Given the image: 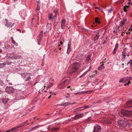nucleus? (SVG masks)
Returning <instances> with one entry per match:
<instances>
[{
	"instance_id": "20e7f679",
	"label": "nucleus",
	"mask_w": 132,
	"mask_h": 132,
	"mask_svg": "<svg viewBox=\"0 0 132 132\" xmlns=\"http://www.w3.org/2000/svg\"><path fill=\"white\" fill-rule=\"evenodd\" d=\"M121 113L123 115L127 117L132 116V111H129L124 110H121Z\"/></svg>"
},
{
	"instance_id": "c85d7f7f",
	"label": "nucleus",
	"mask_w": 132,
	"mask_h": 132,
	"mask_svg": "<svg viewBox=\"0 0 132 132\" xmlns=\"http://www.w3.org/2000/svg\"><path fill=\"white\" fill-rule=\"evenodd\" d=\"M51 25H52V24L51 23H50V24L47 23V27L48 26H50V28H49V29H50V30H51V29H52V27H51Z\"/></svg>"
},
{
	"instance_id": "412c9836",
	"label": "nucleus",
	"mask_w": 132,
	"mask_h": 132,
	"mask_svg": "<svg viewBox=\"0 0 132 132\" xmlns=\"http://www.w3.org/2000/svg\"><path fill=\"white\" fill-rule=\"evenodd\" d=\"M41 126V125H37L34 127L30 129V131H32L38 128L39 127Z\"/></svg>"
},
{
	"instance_id": "4d7b16f0",
	"label": "nucleus",
	"mask_w": 132,
	"mask_h": 132,
	"mask_svg": "<svg viewBox=\"0 0 132 132\" xmlns=\"http://www.w3.org/2000/svg\"><path fill=\"white\" fill-rule=\"evenodd\" d=\"M95 74H97V71L96 70L94 72Z\"/></svg>"
},
{
	"instance_id": "49530a36",
	"label": "nucleus",
	"mask_w": 132,
	"mask_h": 132,
	"mask_svg": "<svg viewBox=\"0 0 132 132\" xmlns=\"http://www.w3.org/2000/svg\"><path fill=\"white\" fill-rule=\"evenodd\" d=\"M42 38V37H39L38 38V40H39V41L41 40Z\"/></svg>"
},
{
	"instance_id": "052dcab7",
	"label": "nucleus",
	"mask_w": 132,
	"mask_h": 132,
	"mask_svg": "<svg viewBox=\"0 0 132 132\" xmlns=\"http://www.w3.org/2000/svg\"><path fill=\"white\" fill-rule=\"evenodd\" d=\"M67 81V80H65L63 81V83H64L65 82H66V81Z\"/></svg>"
},
{
	"instance_id": "a878e982",
	"label": "nucleus",
	"mask_w": 132,
	"mask_h": 132,
	"mask_svg": "<svg viewBox=\"0 0 132 132\" xmlns=\"http://www.w3.org/2000/svg\"><path fill=\"white\" fill-rule=\"evenodd\" d=\"M79 118L82 117L84 116V114L83 113H81L79 114H77Z\"/></svg>"
},
{
	"instance_id": "6e6552de",
	"label": "nucleus",
	"mask_w": 132,
	"mask_h": 132,
	"mask_svg": "<svg viewBox=\"0 0 132 132\" xmlns=\"http://www.w3.org/2000/svg\"><path fill=\"white\" fill-rule=\"evenodd\" d=\"M5 90L9 93H13L14 91V88L11 87H7L6 88Z\"/></svg>"
},
{
	"instance_id": "5701e85b",
	"label": "nucleus",
	"mask_w": 132,
	"mask_h": 132,
	"mask_svg": "<svg viewBox=\"0 0 132 132\" xmlns=\"http://www.w3.org/2000/svg\"><path fill=\"white\" fill-rule=\"evenodd\" d=\"M129 5H126L124 6L123 7V10L125 12H126L127 11V9L129 7Z\"/></svg>"
},
{
	"instance_id": "c756f323",
	"label": "nucleus",
	"mask_w": 132,
	"mask_h": 132,
	"mask_svg": "<svg viewBox=\"0 0 132 132\" xmlns=\"http://www.w3.org/2000/svg\"><path fill=\"white\" fill-rule=\"evenodd\" d=\"M53 85V84H52V83H51L50 84V85H48V86H47H47L46 87V89H48L49 88H50V87H51Z\"/></svg>"
},
{
	"instance_id": "f3484780",
	"label": "nucleus",
	"mask_w": 132,
	"mask_h": 132,
	"mask_svg": "<svg viewBox=\"0 0 132 132\" xmlns=\"http://www.w3.org/2000/svg\"><path fill=\"white\" fill-rule=\"evenodd\" d=\"M124 78L125 79H126V80H125V82H128V81H130L131 79V77H127L126 78Z\"/></svg>"
},
{
	"instance_id": "0eeeda50",
	"label": "nucleus",
	"mask_w": 132,
	"mask_h": 132,
	"mask_svg": "<svg viewBox=\"0 0 132 132\" xmlns=\"http://www.w3.org/2000/svg\"><path fill=\"white\" fill-rule=\"evenodd\" d=\"M93 90H89V91H83L82 92H80L75 93L74 94L75 95L77 94H85L87 93H90L92 92H93Z\"/></svg>"
},
{
	"instance_id": "473e14b6",
	"label": "nucleus",
	"mask_w": 132,
	"mask_h": 132,
	"mask_svg": "<svg viewBox=\"0 0 132 132\" xmlns=\"http://www.w3.org/2000/svg\"><path fill=\"white\" fill-rule=\"evenodd\" d=\"M84 107H81V108H78L77 109H76V111H79L83 109H82L83 108H84Z\"/></svg>"
},
{
	"instance_id": "393cba45",
	"label": "nucleus",
	"mask_w": 132,
	"mask_h": 132,
	"mask_svg": "<svg viewBox=\"0 0 132 132\" xmlns=\"http://www.w3.org/2000/svg\"><path fill=\"white\" fill-rule=\"evenodd\" d=\"M8 100V99L7 98H4L2 100V102L3 103H5Z\"/></svg>"
},
{
	"instance_id": "2eb2a0df",
	"label": "nucleus",
	"mask_w": 132,
	"mask_h": 132,
	"mask_svg": "<svg viewBox=\"0 0 132 132\" xmlns=\"http://www.w3.org/2000/svg\"><path fill=\"white\" fill-rule=\"evenodd\" d=\"M118 44H116L115 47V48L112 52V53L113 54H114L116 53V52L118 48Z\"/></svg>"
},
{
	"instance_id": "774afa93",
	"label": "nucleus",
	"mask_w": 132,
	"mask_h": 132,
	"mask_svg": "<svg viewBox=\"0 0 132 132\" xmlns=\"http://www.w3.org/2000/svg\"><path fill=\"white\" fill-rule=\"evenodd\" d=\"M94 76L93 75H92V76H90V78H92Z\"/></svg>"
},
{
	"instance_id": "8fccbe9b",
	"label": "nucleus",
	"mask_w": 132,
	"mask_h": 132,
	"mask_svg": "<svg viewBox=\"0 0 132 132\" xmlns=\"http://www.w3.org/2000/svg\"><path fill=\"white\" fill-rule=\"evenodd\" d=\"M50 93L52 95H53L54 94V93L52 92L51 91L50 92Z\"/></svg>"
},
{
	"instance_id": "dca6fc26",
	"label": "nucleus",
	"mask_w": 132,
	"mask_h": 132,
	"mask_svg": "<svg viewBox=\"0 0 132 132\" xmlns=\"http://www.w3.org/2000/svg\"><path fill=\"white\" fill-rule=\"evenodd\" d=\"M68 47L67 49V53L68 54H69L71 50V48L70 43V44H69V43L68 44Z\"/></svg>"
},
{
	"instance_id": "bb28decb",
	"label": "nucleus",
	"mask_w": 132,
	"mask_h": 132,
	"mask_svg": "<svg viewBox=\"0 0 132 132\" xmlns=\"http://www.w3.org/2000/svg\"><path fill=\"white\" fill-rule=\"evenodd\" d=\"M125 79L124 78H122L119 81V82H125V79Z\"/></svg>"
},
{
	"instance_id": "b1692460",
	"label": "nucleus",
	"mask_w": 132,
	"mask_h": 132,
	"mask_svg": "<svg viewBox=\"0 0 132 132\" xmlns=\"http://www.w3.org/2000/svg\"><path fill=\"white\" fill-rule=\"evenodd\" d=\"M53 14L51 13H49L48 14V18L49 19H53Z\"/></svg>"
},
{
	"instance_id": "f704fd0d",
	"label": "nucleus",
	"mask_w": 132,
	"mask_h": 132,
	"mask_svg": "<svg viewBox=\"0 0 132 132\" xmlns=\"http://www.w3.org/2000/svg\"><path fill=\"white\" fill-rule=\"evenodd\" d=\"M43 34V32L42 31H41L39 35V37H42V35Z\"/></svg>"
},
{
	"instance_id": "aec40b11",
	"label": "nucleus",
	"mask_w": 132,
	"mask_h": 132,
	"mask_svg": "<svg viewBox=\"0 0 132 132\" xmlns=\"http://www.w3.org/2000/svg\"><path fill=\"white\" fill-rule=\"evenodd\" d=\"M104 68V66L103 64H102L98 68V69L99 70H102Z\"/></svg>"
},
{
	"instance_id": "13d9d810",
	"label": "nucleus",
	"mask_w": 132,
	"mask_h": 132,
	"mask_svg": "<svg viewBox=\"0 0 132 132\" xmlns=\"http://www.w3.org/2000/svg\"><path fill=\"white\" fill-rule=\"evenodd\" d=\"M101 101H97L96 103H100L101 102Z\"/></svg>"
},
{
	"instance_id": "9b49d317",
	"label": "nucleus",
	"mask_w": 132,
	"mask_h": 132,
	"mask_svg": "<svg viewBox=\"0 0 132 132\" xmlns=\"http://www.w3.org/2000/svg\"><path fill=\"white\" fill-rule=\"evenodd\" d=\"M102 121L107 124H111V122L109 120L108 118H104L102 119Z\"/></svg>"
},
{
	"instance_id": "58836bf2",
	"label": "nucleus",
	"mask_w": 132,
	"mask_h": 132,
	"mask_svg": "<svg viewBox=\"0 0 132 132\" xmlns=\"http://www.w3.org/2000/svg\"><path fill=\"white\" fill-rule=\"evenodd\" d=\"M59 129V128H53L52 129L55 131H57Z\"/></svg>"
},
{
	"instance_id": "7ed1b4c3",
	"label": "nucleus",
	"mask_w": 132,
	"mask_h": 132,
	"mask_svg": "<svg viewBox=\"0 0 132 132\" xmlns=\"http://www.w3.org/2000/svg\"><path fill=\"white\" fill-rule=\"evenodd\" d=\"M126 119H125L124 120H120L118 121V124L121 127H125L126 126L127 124L129 122Z\"/></svg>"
},
{
	"instance_id": "4468645a",
	"label": "nucleus",
	"mask_w": 132,
	"mask_h": 132,
	"mask_svg": "<svg viewBox=\"0 0 132 132\" xmlns=\"http://www.w3.org/2000/svg\"><path fill=\"white\" fill-rule=\"evenodd\" d=\"M127 19H125L124 20L122 21L119 24V27H122L125 24L126 22H127Z\"/></svg>"
},
{
	"instance_id": "864d4df0",
	"label": "nucleus",
	"mask_w": 132,
	"mask_h": 132,
	"mask_svg": "<svg viewBox=\"0 0 132 132\" xmlns=\"http://www.w3.org/2000/svg\"><path fill=\"white\" fill-rule=\"evenodd\" d=\"M126 33L127 35H129L130 34V32H129V31H128L127 32H126Z\"/></svg>"
},
{
	"instance_id": "72a5a7b5",
	"label": "nucleus",
	"mask_w": 132,
	"mask_h": 132,
	"mask_svg": "<svg viewBox=\"0 0 132 132\" xmlns=\"http://www.w3.org/2000/svg\"><path fill=\"white\" fill-rule=\"evenodd\" d=\"M5 66V64H4V63L0 64V68L4 67Z\"/></svg>"
},
{
	"instance_id": "bf43d9fd",
	"label": "nucleus",
	"mask_w": 132,
	"mask_h": 132,
	"mask_svg": "<svg viewBox=\"0 0 132 132\" xmlns=\"http://www.w3.org/2000/svg\"><path fill=\"white\" fill-rule=\"evenodd\" d=\"M11 38L12 39V42L14 41V40H13V38L12 37H11Z\"/></svg>"
},
{
	"instance_id": "4c0bfd02",
	"label": "nucleus",
	"mask_w": 132,
	"mask_h": 132,
	"mask_svg": "<svg viewBox=\"0 0 132 132\" xmlns=\"http://www.w3.org/2000/svg\"><path fill=\"white\" fill-rule=\"evenodd\" d=\"M70 104V103H64L63 105H64V106H68L69 105V104Z\"/></svg>"
},
{
	"instance_id": "603ef678",
	"label": "nucleus",
	"mask_w": 132,
	"mask_h": 132,
	"mask_svg": "<svg viewBox=\"0 0 132 132\" xmlns=\"http://www.w3.org/2000/svg\"><path fill=\"white\" fill-rule=\"evenodd\" d=\"M130 4H131L132 5V2H129L127 4L128 5H129Z\"/></svg>"
},
{
	"instance_id": "7c9ffc66",
	"label": "nucleus",
	"mask_w": 132,
	"mask_h": 132,
	"mask_svg": "<svg viewBox=\"0 0 132 132\" xmlns=\"http://www.w3.org/2000/svg\"><path fill=\"white\" fill-rule=\"evenodd\" d=\"M132 104V100H131L130 101H128L126 102V104L127 105L130 104Z\"/></svg>"
},
{
	"instance_id": "f8f14e48",
	"label": "nucleus",
	"mask_w": 132,
	"mask_h": 132,
	"mask_svg": "<svg viewBox=\"0 0 132 132\" xmlns=\"http://www.w3.org/2000/svg\"><path fill=\"white\" fill-rule=\"evenodd\" d=\"M65 20L64 19H62L61 22V28L62 29H64L65 27Z\"/></svg>"
},
{
	"instance_id": "39448f33",
	"label": "nucleus",
	"mask_w": 132,
	"mask_h": 132,
	"mask_svg": "<svg viewBox=\"0 0 132 132\" xmlns=\"http://www.w3.org/2000/svg\"><path fill=\"white\" fill-rule=\"evenodd\" d=\"M130 53L129 50L128 49H127L126 48H125L122 52L121 55H122V57L123 58H126V55L128 56H129V53Z\"/></svg>"
},
{
	"instance_id": "3c124183",
	"label": "nucleus",
	"mask_w": 132,
	"mask_h": 132,
	"mask_svg": "<svg viewBox=\"0 0 132 132\" xmlns=\"http://www.w3.org/2000/svg\"><path fill=\"white\" fill-rule=\"evenodd\" d=\"M129 29L130 30H131L132 31V25L131 26V27Z\"/></svg>"
},
{
	"instance_id": "1a4fd4ad",
	"label": "nucleus",
	"mask_w": 132,
	"mask_h": 132,
	"mask_svg": "<svg viewBox=\"0 0 132 132\" xmlns=\"http://www.w3.org/2000/svg\"><path fill=\"white\" fill-rule=\"evenodd\" d=\"M101 128L100 126L96 125L94 128V129L93 132H100Z\"/></svg>"
},
{
	"instance_id": "f257e3e1",
	"label": "nucleus",
	"mask_w": 132,
	"mask_h": 132,
	"mask_svg": "<svg viewBox=\"0 0 132 132\" xmlns=\"http://www.w3.org/2000/svg\"><path fill=\"white\" fill-rule=\"evenodd\" d=\"M80 63L79 62H75L73 64L70 70L69 73L72 74L77 71L80 66Z\"/></svg>"
},
{
	"instance_id": "338daca9",
	"label": "nucleus",
	"mask_w": 132,
	"mask_h": 132,
	"mask_svg": "<svg viewBox=\"0 0 132 132\" xmlns=\"http://www.w3.org/2000/svg\"><path fill=\"white\" fill-rule=\"evenodd\" d=\"M51 95H50V96L48 97V99H50V98H51Z\"/></svg>"
},
{
	"instance_id": "f03ea898",
	"label": "nucleus",
	"mask_w": 132,
	"mask_h": 132,
	"mask_svg": "<svg viewBox=\"0 0 132 132\" xmlns=\"http://www.w3.org/2000/svg\"><path fill=\"white\" fill-rule=\"evenodd\" d=\"M21 75L25 81H27L30 80L31 79L30 77L32 75L31 73L28 72L21 73Z\"/></svg>"
},
{
	"instance_id": "5fc2aeb1",
	"label": "nucleus",
	"mask_w": 132,
	"mask_h": 132,
	"mask_svg": "<svg viewBox=\"0 0 132 132\" xmlns=\"http://www.w3.org/2000/svg\"><path fill=\"white\" fill-rule=\"evenodd\" d=\"M39 7H38L37 6V8H36V10H39Z\"/></svg>"
},
{
	"instance_id": "de8ad7c7",
	"label": "nucleus",
	"mask_w": 132,
	"mask_h": 132,
	"mask_svg": "<svg viewBox=\"0 0 132 132\" xmlns=\"http://www.w3.org/2000/svg\"><path fill=\"white\" fill-rule=\"evenodd\" d=\"M5 20L6 21V24H7V23H9V22H8V20L7 19H5Z\"/></svg>"
},
{
	"instance_id": "e2e57ef3",
	"label": "nucleus",
	"mask_w": 132,
	"mask_h": 132,
	"mask_svg": "<svg viewBox=\"0 0 132 132\" xmlns=\"http://www.w3.org/2000/svg\"><path fill=\"white\" fill-rule=\"evenodd\" d=\"M116 31H117V32H119V30H118V29H116Z\"/></svg>"
},
{
	"instance_id": "c03bdc74",
	"label": "nucleus",
	"mask_w": 132,
	"mask_h": 132,
	"mask_svg": "<svg viewBox=\"0 0 132 132\" xmlns=\"http://www.w3.org/2000/svg\"><path fill=\"white\" fill-rule=\"evenodd\" d=\"M84 108L83 109H86V108H88L89 107V106L88 105H86L85 106V107H84Z\"/></svg>"
},
{
	"instance_id": "69168bd1",
	"label": "nucleus",
	"mask_w": 132,
	"mask_h": 132,
	"mask_svg": "<svg viewBox=\"0 0 132 132\" xmlns=\"http://www.w3.org/2000/svg\"><path fill=\"white\" fill-rule=\"evenodd\" d=\"M70 96L69 95H68L66 96V98H68V97H69Z\"/></svg>"
},
{
	"instance_id": "0e129e2a",
	"label": "nucleus",
	"mask_w": 132,
	"mask_h": 132,
	"mask_svg": "<svg viewBox=\"0 0 132 132\" xmlns=\"http://www.w3.org/2000/svg\"><path fill=\"white\" fill-rule=\"evenodd\" d=\"M17 30H18V31H19L20 32H21V30H20V29H18Z\"/></svg>"
},
{
	"instance_id": "37998d69",
	"label": "nucleus",
	"mask_w": 132,
	"mask_h": 132,
	"mask_svg": "<svg viewBox=\"0 0 132 132\" xmlns=\"http://www.w3.org/2000/svg\"><path fill=\"white\" fill-rule=\"evenodd\" d=\"M87 71L85 72L82 75V76H85L86 74Z\"/></svg>"
},
{
	"instance_id": "2f4dec72",
	"label": "nucleus",
	"mask_w": 132,
	"mask_h": 132,
	"mask_svg": "<svg viewBox=\"0 0 132 132\" xmlns=\"http://www.w3.org/2000/svg\"><path fill=\"white\" fill-rule=\"evenodd\" d=\"M128 64L129 63L130 65V67L132 69V60H130L129 62L128 63Z\"/></svg>"
},
{
	"instance_id": "680f3d73",
	"label": "nucleus",
	"mask_w": 132,
	"mask_h": 132,
	"mask_svg": "<svg viewBox=\"0 0 132 132\" xmlns=\"http://www.w3.org/2000/svg\"><path fill=\"white\" fill-rule=\"evenodd\" d=\"M60 44L61 45H62L63 44V43L62 42H60Z\"/></svg>"
},
{
	"instance_id": "9d476101",
	"label": "nucleus",
	"mask_w": 132,
	"mask_h": 132,
	"mask_svg": "<svg viewBox=\"0 0 132 132\" xmlns=\"http://www.w3.org/2000/svg\"><path fill=\"white\" fill-rule=\"evenodd\" d=\"M28 121H27L26 122H24L23 123H22L20 124L18 126L16 127L17 130L18 129L23 127L24 126H27L29 125V124L27 123V122Z\"/></svg>"
},
{
	"instance_id": "a19ab883",
	"label": "nucleus",
	"mask_w": 132,
	"mask_h": 132,
	"mask_svg": "<svg viewBox=\"0 0 132 132\" xmlns=\"http://www.w3.org/2000/svg\"><path fill=\"white\" fill-rule=\"evenodd\" d=\"M130 84V81H128V82L127 83L125 84L124 85L125 86H126L127 85H129V84Z\"/></svg>"
},
{
	"instance_id": "09e8293b",
	"label": "nucleus",
	"mask_w": 132,
	"mask_h": 132,
	"mask_svg": "<svg viewBox=\"0 0 132 132\" xmlns=\"http://www.w3.org/2000/svg\"><path fill=\"white\" fill-rule=\"evenodd\" d=\"M120 27H119V26L118 28H117V29H118V30H121V29L120 28Z\"/></svg>"
},
{
	"instance_id": "4be33fe9",
	"label": "nucleus",
	"mask_w": 132,
	"mask_h": 132,
	"mask_svg": "<svg viewBox=\"0 0 132 132\" xmlns=\"http://www.w3.org/2000/svg\"><path fill=\"white\" fill-rule=\"evenodd\" d=\"M54 12L55 13V14L53 16V19L55 20L56 19V14L57 13V11L56 10H54Z\"/></svg>"
},
{
	"instance_id": "423d86ee",
	"label": "nucleus",
	"mask_w": 132,
	"mask_h": 132,
	"mask_svg": "<svg viewBox=\"0 0 132 132\" xmlns=\"http://www.w3.org/2000/svg\"><path fill=\"white\" fill-rule=\"evenodd\" d=\"M102 34V32L101 31H99L97 33L94 37V40L95 42L98 40L99 37L101 36Z\"/></svg>"
},
{
	"instance_id": "e433bc0d",
	"label": "nucleus",
	"mask_w": 132,
	"mask_h": 132,
	"mask_svg": "<svg viewBox=\"0 0 132 132\" xmlns=\"http://www.w3.org/2000/svg\"><path fill=\"white\" fill-rule=\"evenodd\" d=\"M7 83H8L9 85H12V84L11 82H10L9 80H6Z\"/></svg>"
},
{
	"instance_id": "ddd939ff",
	"label": "nucleus",
	"mask_w": 132,
	"mask_h": 132,
	"mask_svg": "<svg viewBox=\"0 0 132 132\" xmlns=\"http://www.w3.org/2000/svg\"><path fill=\"white\" fill-rule=\"evenodd\" d=\"M17 129L16 127H14L11 128L10 129L5 131L6 132H14L16 131Z\"/></svg>"
},
{
	"instance_id": "a18cd8bd",
	"label": "nucleus",
	"mask_w": 132,
	"mask_h": 132,
	"mask_svg": "<svg viewBox=\"0 0 132 132\" xmlns=\"http://www.w3.org/2000/svg\"><path fill=\"white\" fill-rule=\"evenodd\" d=\"M108 11L109 13H111L112 11V9H110L109 10H108Z\"/></svg>"
},
{
	"instance_id": "ea45409f",
	"label": "nucleus",
	"mask_w": 132,
	"mask_h": 132,
	"mask_svg": "<svg viewBox=\"0 0 132 132\" xmlns=\"http://www.w3.org/2000/svg\"><path fill=\"white\" fill-rule=\"evenodd\" d=\"M37 6L39 7L40 5V1H38L37 2Z\"/></svg>"
},
{
	"instance_id": "a211bd4d",
	"label": "nucleus",
	"mask_w": 132,
	"mask_h": 132,
	"mask_svg": "<svg viewBox=\"0 0 132 132\" xmlns=\"http://www.w3.org/2000/svg\"><path fill=\"white\" fill-rule=\"evenodd\" d=\"M91 56V55L90 54L87 57L86 59V62H88L90 60V57Z\"/></svg>"
},
{
	"instance_id": "79ce46f5",
	"label": "nucleus",
	"mask_w": 132,
	"mask_h": 132,
	"mask_svg": "<svg viewBox=\"0 0 132 132\" xmlns=\"http://www.w3.org/2000/svg\"><path fill=\"white\" fill-rule=\"evenodd\" d=\"M75 118L76 119H77L78 118H79V117H78V116L77 115L76 116H75Z\"/></svg>"
},
{
	"instance_id": "cd10ccee",
	"label": "nucleus",
	"mask_w": 132,
	"mask_h": 132,
	"mask_svg": "<svg viewBox=\"0 0 132 132\" xmlns=\"http://www.w3.org/2000/svg\"><path fill=\"white\" fill-rule=\"evenodd\" d=\"M95 21L96 23H100L99 18H96L95 19Z\"/></svg>"
},
{
	"instance_id": "c9c22d12",
	"label": "nucleus",
	"mask_w": 132,
	"mask_h": 132,
	"mask_svg": "<svg viewBox=\"0 0 132 132\" xmlns=\"http://www.w3.org/2000/svg\"><path fill=\"white\" fill-rule=\"evenodd\" d=\"M12 43L16 46L18 45V44L14 40L12 42Z\"/></svg>"
},
{
	"instance_id": "6e6d98bb",
	"label": "nucleus",
	"mask_w": 132,
	"mask_h": 132,
	"mask_svg": "<svg viewBox=\"0 0 132 132\" xmlns=\"http://www.w3.org/2000/svg\"><path fill=\"white\" fill-rule=\"evenodd\" d=\"M114 33H117V31H116V30H114Z\"/></svg>"
},
{
	"instance_id": "6ab92c4d",
	"label": "nucleus",
	"mask_w": 132,
	"mask_h": 132,
	"mask_svg": "<svg viewBox=\"0 0 132 132\" xmlns=\"http://www.w3.org/2000/svg\"><path fill=\"white\" fill-rule=\"evenodd\" d=\"M13 25V23H11L9 22L5 24V26L8 28L9 27H12Z\"/></svg>"
}]
</instances>
